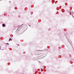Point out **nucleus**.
Listing matches in <instances>:
<instances>
[{
  "instance_id": "obj_6",
  "label": "nucleus",
  "mask_w": 74,
  "mask_h": 74,
  "mask_svg": "<svg viewBox=\"0 0 74 74\" xmlns=\"http://www.w3.org/2000/svg\"><path fill=\"white\" fill-rule=\"evenodd\" d=\"M18 45V46H19V45Z\"/></svg>"
},
{
  "instance_id": "obj_3",
  "label": "nucleus",
  "mask_w": 74,
  "mask_h": 74,
  "mask_svg": "<svg viewBox=\"0 0 74 74\" xmlns=\"http://www.w3.org/2000/svg\"><path fill=\"white\" fill-rule=\"evenodd\" d=\"M7 44H8V45L9 44H8V43H7Z\"/></svg>"
},
{
  "instance_id": "obj_4",
  "label": "nucleus",
  "mask_w": 74,
  "mask_h": 74,
  "mask_svg": "<svg viewBox=\"0 0 74 74\" xmlns=\"http://www.w3.org/2000/svg\"><path fill=\"white\" fill-rule=\"evenodd\" d=\"M42 51V50H40L39 51Z\"/></svg>"
},
{
  "instance_id": "obj_2",
  "label": "nucleus",
  "mask_w": 74,
  "mask_h": 74,
  "mask_svg": "<svg viewBox=\"0 0 74 74\" xmlns=\"http://www.w3.org/2000/svg\"><path fill=\"white\" fill-rule=\"evenodd\" d=\"M11 40V38L9 39V41Z\"/></svg>"
},
{
  "instance_id": "obj_5",
  "label": "nucleus",
  "mask_w": 74,
  "mask_h": 74,
  "mask_svg": "<svg viewBox=\"0 0 74 74\" xmlns=\"http://www.w3.org/2000/svg\"><path fill=\"white\" fill-rule=\"evenodd\" d=\"M39 55V54H37V55Z\"/></svg>"
},
{
  "instance_id": "obj_1",
  "label": "nucleus",
  "mask_w": 74,
  "mask_h": 74,
  "mask_svg": "<svg viewBox=\"0 0 74 74\" xmlns=\"http://www.w3.org/2000/svg\"><path fill=\"white\" fill-rule=\"evenodd\" d=\"M2 25L3 26V27H5V25L4 23H3V24H2Z\"/></svg>"
}]
</instances>
